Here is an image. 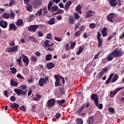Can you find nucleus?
<instances>
[{
  "label": "nucleus",
  "mask_w": 124,
  "mask_h": 124,
  "mask_svg": "<svg viewBox=\"0 0 124 124\" xmlns=\"http://www.w3.org/2000/svg\"><path fill=\"white\" fill-rule=\"evenodd\" d=\"M56 104V100L55 99H50L47 102L46 107L47 108H52Z\"/></svg>",
  "instance_id": "nucleus-5"
},
{
  "label": "nucleus",
  "mask_w": 124,
  "mask_h": 124,
  "mask_svg": "<svg viewBox=\"0 0 124 124\" xmlns=\"http://www.w3.org/2000/svg\"><path fill=\"white\" fill-rule=\"evenodd\" d=\"M18 85V82L16 81L15 79H12L10 81V85L13 87H17Z\"/></svg>",
  "instance_id": "nucleus-16"
},
{
  "label": "nucleus",
  "mask_w": 124,
  "mask_h": 124,
  "mask_svg": "<svg viewBox=\"0 0 124 124\" xmlns=\"http://www.w3.org/2000/svg\"><path fill=\"white\" fill-rule=\"evenodd\" d=\"M83 50H84V47L82 46H80L78 50L76 53V55H77V56L81 55V53H82V52H83Z\"/></svg>",
  "instance_id": "nucleus-23"
},
{
  "label": "nucleus",
  "mask_w": 124,
  "mask_h": 124,
  "mask_svg": "<svg viewBox=\"0 0 124 124\" xmlns=\"http://www.w3.org/2000/svg\"><path fill=\"white\" fill-rule=\"evenodd\" d=\"M80 35H81V32L80 31H77L75 33V36H80Z\"/></svg>",
  "instance_id": "nucleus-51"
},
{
  "label": "nucleus",
  "mask_w": 124,
  "mask_h": 124,
  "mask_svg": "<svg viewBox=\"0 0 124 124\" xmlns=\"http://www.w3.org/2000/svg\"><path fill=\"white\" fill-rule=\"evenodd\" d=\"M107 28L106 27H104L103 28L101 33L103 35V37H105L106 36H107Z\"/></svg>",
  "instance_id": "nucleus-17"
},
{
  "label": "nucleus",
  "mask_w": 124,
  "mask_h": 124,
  "mask_svg": "<svg viewBox=\"0 0 124 124\" xmlns=\"http://www.w3.org/2000/svg\"><path fill=\"white\" fill-rule=\"evenodd\" d=\"M46 66L48 69H52V68H54L55 64L52 62H50L47 64Z\"/></svg>",
  "instance_id": "nucleus-22"
},
{
  "label": "nucleus",
  "mask_w": 124,
  "mask_h": 124,
  "mask_svg": "<svg viewBox=\"0 0 124 124\" xmlns=\"http://www.w3.org/2000/svg\"><path fill=\"white\" fill-rule=\"evenodd\" d=\"M89 27H90V29H93L95 28V27H96V24H95L94 23H91L89 25Z\"/></svg>",
  "instance_id": "nucleus-41"
},
{
  "label": "nucleus",
  "mask_w": 124,
  "mask_h": 124,
  "mask_svg": "<svg viewBox=\"0 0 124 124\" xmlns=\"http://www.w3.org/2000/svg\"><path fill=\"white\" fill-rule=\"evenodd\" d=\"M123 89H124L123 87H121L119 88H116L115 90V91L114 92V94H117V93H118V92H120V91H121V90H123Z\"/></svg>",
  "instance_id": "nucleus-45"
},
{
  "label": "nucleus",
  "mask_w": 124,
  "mask_h": 124,
  "mask_svg": "<svg viewBox=\"0 0 124 124\" xmlns=\"http://www.w3.org/2000/svg\"><path fill=\"white\" fill-rule=\"evenodd\" d=\"M49 83V77H46L44 78H41L39 80V85L40 87H43L45 84Z\"/></svg>",
  "instance_id": "nucleus-3"
},
{
  "label": "nucleus",
  "mask_w": 124,
  "mask_h": 124,
  "mask_svg": "<svg viewBox=\"0 0 124 124\" xmlns=\"http://www.w3.org/2000/svg\"><path fill=\"white\" fill-rule=\"evenodd\" d=\"M65 47H66V50L67 51H69V44L68 43L66 44Z\"/></svg>",
  "instance_id": "nucleus-62"
},
{
  "label": "nucleus",
  "mask_w": 124,
  "mask_h": 124,
  "mask_svg": "<svg viewBox=\"0 0 124 124\" xmlns=\"http://www.w3.org/2000/svg\"><path fill=\"white\" fill-rule=\"evenodd\" d=\"M117 0H108V2L110 6L115 7V6L118 4V2H117Z\"/></svg>",
  "instance_id": "nucleus-10"
},
{
  "label": "nucleus",
  "mask_w": 124,
  "mask_h": 124,
  "mask_svg": "<svg viewBox=\"0 0 124 124\" xmlns=\"http://www.w3.org/2000/svg\"><path fill=\"white\" fill-rule=\"evenodd\" d=\"M41 98V95L39 94H37L35 96L33 97V100H35V101H38Z\"/></svg>",
  "instance_id": "nucleus-21"
},
{
  "label": "nucleus",
  "mask_w": 124,
  "mask_h": 124,
  "mask_svg": "<svg viewBox=\"0 0 124 124\" xmlns=\"http://www.w3.org/2000/svg\"><path fill=\"white\" fill-rule=\"evenodd\" d=\"M48 13V10L46 7H44L43 8V16H46Z\"/></svg>",
  "instance_id": "nucleus-24"
},
{
  "label": "nucleus",
  "mask_w": 124,
  "mask_h": 124,
  "mask_svg": "<svg viewBox=\"0 0 124 124\" xmlns=\"http://www.w3.org/2000/svg\"><path fill=\"white\" fill-rule=\"evenodd\" d=\"M16 62H18V63H19L20 66H21V65H22V63H21L22 62V59H21V57L19 59H17Z\"/></svg>",
  "instance_id": "nucleus-47"
},
{
  "label": "nucleus",
  "mask_w": 124,
  "mask_h": 124,
  "mask_svg": "<svg viewBox=\"0 0 124 124\" xmlns=\"http://www.w3.org/2000/svg\"><path fill=\"white\" fill-rule=\"evenodd\" d=\"M39 28V25H31L30 27L28 28V31H36V30Z\"/></svg>",
  "instance_id": "nucleus-7"
},
{
  "label": "nucleus",
  "mask_w": 124,
  "mask_h": 124,
  "mask_svg": "<svg viewBox=\"0 0 124 124\" xmlns=\"http://www.w3.org/2000/svg\"><path fill=\"white\" fill-rule=\"evenodd\" d=\"M100 36H101V34L99 32L97 33V39H102V38H100Z\"/></svg>",
  "instance_id": "nucleus-59"
},
{
  "label": "nucleus",
  "mask_w": 124,
  "mask_h": 124,
  "mask_svg": "<svg viewBox=\"0 0 124 124\" xmlns=\"http://www.w3.org/2000/svg\"><path fill=\"white\" fill-rule=\"evenodd\" d=\"M71 4H72V2L71 1V0H68L67 2L65 3L64 7L65 11H67V10L69 9V8L70 7V5H71Z\"/></svg>",
  "instance_id": "nucleus-11"
},
{
  "label": "nucleus",
  "mask_w": 124,
  "mask_h": 124,
  "mask_svg": "<svg viewBox=\"0 0 124 124\" xmlns=\"http://www.w3.org/2000/svg\"><path fill=\"white\" fill-rule=\"evenodd\" d=\"M54 46V43H53L51 41L46 40L44 44V46L47 48L51 47Z\"/></svg>",
  "instance_id": "nucleus-9"
},
{
  "label": "nucleus",
  "mask_w": 124,
  "mask_h": 124,
  "mask_svg": "<svg viewBox=\"0 0 124 124\" xmlns=\"http://www.w3.org/2000/svg\"><path fill=\"white\" fill-rule=\"evenodd\" d=\"M83 37L84 38H88V37H89V34H88L87 33H84Z\"/></svg>",
  "instance_id": "nucleus-61"
},
{
  "label": "nucleus",
  "mask_w": 124,
  "mask_h": 124,
  "mask_svg": "<svg viewBox=\"0 0 124 124\" xmlns=\"http://www.w3.org/2000/svg\"><path fill=\"white\" fill-rule=\"evenodd\" d=\"M52 5H53V2H52V1H49L47 6L48 10H51V6H52Z\"/></svg>",
  "instance_id": "nucleus-38"
},
{
  "label": "nucleus",
  "mask_w": 124,
  "mask_h": 124,
  "mask_svg": "<svg viewBox=\"0 0 124 124\" xmlns=\"http://www.w3.org/2000/svg\"><path fill=\"white\" fill-rule=\"evenodd\" d=\"M115 95H116V94H115V92H113V91H111L109 94L110 97H114Z\"/></svg>",
  "instance_id": "nucleus-52"
},
{
  "label": "nucleus",
  "mask_w": 124,
  "mask_h": 124,
  "mask_svg": "<svg viewBox=\"0 0 124 124\" xmlns=\"http://www.w3.org/2000/svg\"><path fill=\"white\" fill-rule=\"evenodd\" d=\"M113 59H114V53L113 52H111L107 56V59L108 62H110V61H112Z\"/></svg>",
  "instance_id": "nucleus-13"
},
{
  "label": "nucleus",
  "mask_w": 124,
  "mask_h": 124,
  "mask_svg": "<svg viewBox=\"0 0 124 124\" xmlns=\"http://www.w3.org/2000/svg\"><path fill=\"white\" fill-rule=\"evenodd\" d=\"M22 62H24L25 66H27L28 65L30 61H29V58L28 57L25 56V55H22Z\"/></svg>",
  "instance_id": "nucleus-8"
},
{
  "label": "nucleus",
  "mask_w": 124,
  "mask_h": 124,
  "mask_svg": "<svg viewBox=\"0 0 124 124\" xmlns=\"http://www.w3.org/2000/svg\"><path fill=\"white\" fill-rule=\"evenodd\" d=\"M108 111H109L111 113H115V108L110 107L108 108Z\"/></svg>",
  "instance_id": "nucleus-49"
},
{
  "label": "nucleus",
  "mask_w": 124,
  "mask_h": 124,
  "mask_svg": "<svg viewBox=\"0 0 124 124\" xmlns=\"http://www.w3.org/2000/svg\"><path fill=\"white\" fill-rule=\"evenodd\" d=\"M95 104L98 109H102L103 108V105L102 104H99L98 102H96Z\"/></svg>",
  "instance_id": "nucleus-28"
},
{
  "label": "nucleus",
  "mask_w": 124,
  "mask_h": 124,
  "mask_svg": "<svg viewBox=\"0 0 124 124\" xmlns=\"http://www.w3.org/2000/svg\"><path fill=\"white\" fill-rule=\"evenodd\" d=\"M76 122L77 124H83V123H84L83 120L81 119H78L76 120Z\"/></svg>",
  "instance_id": "nucleus-40"
},
{
  "label": "nucleus",
  "mask_w": 124,
  "mask_h": 124,
  "mask_svg": "<svg viewBox=\"0 0 124 124\" xmlns=\"http://www.w3.org/2000/svg\"><path fill=\"white\" fill-rule=\"evenodd\" d=\"M57 102L58 104H60V105L62 106L63 103H64V102H65V100L63 99L62 100H57Z\"/></svg>",
  "instance_id": "nucleus-42"
},
{
  "label": "nucleus",
  "mask_w": 124,
  "mask_h": 124,
  "mask_svg": "<svg viewBox=\"0 0 124 124\" xmlns=\"http://www.w3.org/2000/svg\"><path fill=\"white\" fill-rule=\"evenodd\" d=\"M42 1L40 0H34L32 2V6L35 9H38L42 5Z\"/></svg>",
  "instance_id": "nucleus-4"
},
{
  "label": "nucleus",
  "mask_w": 124,
  "mask_h": 124,
  "mask_svg": "<svg viewBox=\"0 0 124 124\" xmlns=\"http://www.w3.org/2000/svg\"><path fill=\"white\" fill-rule=\"evenodd\" d=\"M93 12L92 10H89L86 12V16H93Z\"/></svg>",
  "instance_id": "nucleus-30"
},
{
  "label": "nucleus",
  "mask_w": 124,
  "mask_h": 124,
  "mask_svg": "<svg viewBox=\"0 0 124 124\" xmlns=\"http://www.w3.org/2000/svg\"><path fill=\"white\" fill-rule=\"evenodd\" d=\"M61 116H62L61 113H56L55 117H56V119H59L61 118Z\"/></svg>",
  "instance_id": "nucleus-56"
},
{
  "label": "nucleus",
  "mask_w": 124,
  "mask_h": 124,
  "mask_svg": "<svg viewBox=\"0 0 124 124\" xmlns=\"http://www.w3.org/2000/svg\"><path fill=\"white\" fill-rule=\"evenodd\" d=\"M9 31L11 30H13L14 31H16L17 30V28H16V26L14 24H11L9 26Z\"/></svg>",
  "instance_id": "nucleus-25"
},
{
  "label": "nucleus",
  "mask_w": 124,
  "mask_h": 124,
  "mask_svg": "<svg viewBox=\"0 0 124 124\" xmlns=\"http://www.w3.org/2000/svg\"><path fill=\"white\" fill-rule=\"evenodd\" d=\"M69 57V55H66L65 54H63L62 56V59H63V60H65V59L66 58H68Z\"/></svg>",
  "instance_id": "nucleus-54"
},
{
  "label": "nucleus",
  "mask_w": 124,
  "mask_h": 124,
  "mask_svg": "<svg viewBox=\"0 0 124 124\" xmlns=\"http://www.w3.org/2000/svg\"><path fill=\"white\" fill-rule=\"evenodd\" d=\"M10 70L11 71V73H12V74H15L17 72V69L15 67L10 68Z\"/></svg>",
  "instance_id": "nucleus-34"
},
{
  "label": "nucleus",
  "mask_w": 124,
  "mask_h": 124,
  "mask_svg": "<svg viewBox=\"0 0 124 124\" xmlns=\"http://www.w3.org/2000/svg\"><path fill=\"white\" fill-rule=\"evenodd\" d=\"M31 61L33 62H36V61H37V58H36V57H35L34 56H33L31 57Z\"/></svg>",
  "instance_id": "nucleus-50"
},
{
  "label": "nucleus",
  "mask_w": 124,
  "mask_h": 124,
  "mask_svg": "<svg viewBox=\"0 0 124 124\" xmlns=\"http://www.w3.org/2000/svg\"><path fill=\"white\" fill-rule=\"evenodd\" d=\"M8 93V91L5 90L4 91V95L5 96V97H8V95H7V93Z\"/></svg>",
  "instance_id": "nucleus-57"
},
{
  "label": "nucleus",
  "mask_w": 124,
  "mask_h": 124,
  "mask_svg": "<svg viewBox=\"0 0 124 124\" xmlns=\"http://www.w3.org/2000/svg\"><path fill=\"white\" fill-rule=\"evenodd\" d=\"M38 35L39 36V37L43 36V33L40 31H38Z\"/></svg>",
  "instance_id": "nucleus-63"
},
{
  "label": "nucleus",
  "mask_w": 124,
  "mask_h": 124,
  "mask_svg": "<svg viewBox=\"0 0 124 124\" xmlns=\"http://www.w3.org/2000/svg\"><path fill=\"white\" fill-rule=\"evenodd\" d=\"M102 39H98V47H100L102 46L103 43Z\"/></svg>",
  "instance_id": "nucleus-35"
},
{
  "label": "nucleus",
  "mask_w": 124,
  "mask_h": 124,
  "mask_svg": "<svg viewBox=\"0 0 124 124\" xmlns=\"http://www.w3.org/2000/svg\"><path fill=\"white\" fill-rule=\"evenodd\" d=\"M17 78L20 79V80H25V78H24V77L20 74L17 75Z\"/></svg>",
  "instance_id": "nucleus-44"
},
{
  "label": "nucleus",
  "mask_w": 124,
  "mask_h": 124,
  "mask_svg": "<svg viewBox=\"0 0 124 124\" xmlns=\"http://www.w3.org/2000/svg\"><path fill=\"white\" fill-rule=\"evenodd\" d=\"M81 8H82V7L80 4L78 5L76 8V10L79 14H81L82 13V12L81 11Z\"/></svg>",
  "instance_id": "nucleus-26"
},
{
  "label": "nucleus",
  "mask_w": 124,
  "mask_h": 124,
  "mask_svg": "<svg viewBox=\"0 0 124 124\" xmlns=\"http://www.w3.org/2000/svg\"><path fill=\"white\" fill-rule=\"evenodd\" d=\"M54 78L56 80L55 82V87H59V86H61V81L60 80V77L58 75H55L54 76Z\"/></svg>",
  "instance_id": "nucleus-6"
},
{
  "label": "nucleus",
  "mask_w": 124,
  "mask_h": 124,
  "mask_svg": "<svg viewBox=\"0 0 124 124\" xmlns=\"http://www.w3.org/2000/svg\"><path fill=\"white\" fill-rule=\"evenodd\" d=\"M23 22L22 19H19L16 23V26H18V27L22 26V25H23Z\"/></svg>",
  "instance_id": "nucleus-36"
},
{
  "label": "nucleus",
  "mask_w": 124,
  "mask_h": 124,
  "mask_svg": "<svg viewBox=\"0 0 124 124\" xmlns=\"http://www.w3.org/2000/svg\"><path fill=\"white\" fill-rule=\"evenodd\" d=\"M87 123L88 124H93V117H90L87 120Z\"/></svg>",
  "instance_id": "nucleus-27"
},
{
  "label": "nucleus",
  "mask_w": 124,
  "mask_h": 124,
  "mask_svg": "<svg viewBox=\"0 0 124 124\" xmlns=\"http://www.w3.org/2000/svg\"><path fill=\"white\" fill-rule=\"evenodd\" d=\"M76 46V43L75 42L71 43L70 47L71 49H74V47Z\"/></svg>",
  "instance_id": "nucleus-48"
},
{
  "label": "nucleus",
  "mask_w": 124,
  "mask_h": 124,
  "mask_svg": "<svg viewBox=\"0 0 124 124\" xmlns=\"http://www.w3.org/2000/svg\"><path fill=\"white\" fill-rule=\"evenodd\" d=\"M35 55L36 57H40L41 56V53L40 52L37 51L35 53Z\"/></svg>",
  "instance_id": "nucleus-60"
},
{
  "label": "nucleus",
  "mask_w": 124,
  "mask_h": 124,
  "mask_svg": "<svg viewBox=\"0 0 124 124\" xmlns=\"http://www.w3.org/2000/svg\"><path fill=\"white\" fill-rule=\"evenodd\" d=\"M9 45L10 46H14L15 45V42L14 41H12L10 44Z\"/></svg>",
  "instance_id": "nucleus-64"
},
{
  "label": "nucleus",
  "mask_w": 124,
  "mask_h": 124,
  "mask_svg": "<svg viewBox=\"0 0 124 124\" xmlns=\"http://www.w3.org/2000/svg\"><path fill=\"white\" fill-rule=\"evenodd\" d=\"M26 9L28 11H29V12H31V11H32V6L31 5H28L26 6Z\"/></svg>",
  "instance_id": "nucleus-32"
},
{
  "label": "nucleus",
  "mask_w": 124,
  "mask_h": 124,
  "mask_svg": "<svg viewBox=\"0 0 124 124\" xmlns=\"http://www.w3.org/2000/svg\"><path fill=\"white\" fill-rule=\"evenodd\" d=\"M19 107H20V105L16 103H13L11 105V108H13V109H17V108H19Z\"/></svg>",
  "instance_id": "nucleus-18"
},
{
  "label": "nucleus",
  "mask_w": 124,
  "mask_h": 124,
  "mask_svg": "<svg viewBox=\"0 0 124 124\" xmlns=\"http://www.w3.org/2000/svg\"><path fill=\"white\" fill-rule=\"evenodd\" d=\"M56 23L55 18L52 17L51 19L47 22L48 25H54Z\"/></svg>",
  "instance_id": "nucleus-20"
},
{
  "label": "nucleus",
  "mask_w": 124,
  "mask_h": 124,
  "mask_svg": "<svg viewBox=\"0 0 124 124\" xmlns=\"http://www.w3.org/2000/svg\"><path fill=\"white\" fill-rule=\"evenodd\" d=\"M10 100L11 101H12L13 102H14L15 100H16V99L15 98V96H12L10 97Z\"/></svg>",
  "instance_id": "nucleus-53"
},
{
  "label": "nucleus",
  "mask_w": 124,
  "mask_h": 124,
  "mask_svg": "<svg viewBox=\"0 0 124 124\" xmlns=\"http://www.w3.org/2000/svg\"><path fill=\"white\" fill-rule=\"evenodd\" d=\"M20 90L19 89H15L14 92L16 93L17 95H21V94H22V95H26L28 92L27 90L25 91V90L27 89V86L22 85L20 86Z\"/></svg>",
  "instance_id": "nucleus-1"
},
{
  "label": "nucleus",
  "mask_w": 124,
  "mask_h": 124,
  "mask_svg": "<svg viewBox=\"0 0 124 124\" xmlns=\"http://www.w3.org/2000/svg\"><path fill=\"white\" fill-rule=\"evenodd\" d=\"M52 60V55L48 54L46 56V61L48 62V61H51Z\"/></svg>",
  "instance_id": "nucleus-31"
},
{
  "label": "nucleus",
  "mask_w": 124,
  "mask_h": 124,
  "mask_svg": "<svg viewBox=\"0 0 124 124\" xmlns=\"http://www.w3.org/2000/svg\"><path fill=\"white\" fill-rule=\"evenodd\" d=\"M107 19L108 21H109V22H114V21L113 20H114V16H108L107 17Z\"/></svg>",
  "instance_id": "nucleus-37"
},
{
  "label": "nucleus",
  "mask_w": 124,
  "mask_h": 124,
  "mask_svg": "<svg viewBox=\"0 0 124 124\" xmlns=\"http://www.w3.org/2000/svg\"><path fill=\"white\" fill-rule=\"evenodd\" d=\"M14 4V0H10L9 3V6H12Z\"/></svg>",
  "instance_id": "nucleus-55"
},
{
  "label": "nucleus",
  "mask_w": 124,
  "mask_h": 124,
  "mask_svg": "<svg viewBox=\"0 0 124 124\" xmlns=\"http://www.w3.org/2000/svg\"><path fill=\"white\" fill-rule=\"evenodd\" d=\"M114 58H119L122 57L124 55V52L122 50V49H119L118 48L115 49L113 51Z\"/></svg>",
  "instance_id": "nucleus-2"
},
{
  "label": "nucleus",
  "mask_w": 124,
  "mask_h": 124,
  "mask_svg": "<svg viewBox=\"0 0 124 124\" xmlns=\"http://www.w3.org/2000/svg\"><path fill=\"white\" fill-rule=\"evenodd\" d=\"M46 37L47 39H52V34L49 33L47 34Z\"/></svg>",
  "instance_id": "nucleus-58"
},
{
  "label": "nucleus",
  "mask_w": 124,
  "mask_h": 124,
  "mask_svg": "<svg viewBox=\"0 0 124 124\" xmlns=\"http://www.w3.org/2000/svg\"><path fill=\"white\" fill-rule=\"evenodd\" d=\"M119 79V77L118 76V75H115L111 80V83H114V82H116L117 80Z\"/></svg>",
  "instance_id": "nucleus-29"
},
{
  "label": "nucleus",
  "mask_w": 124,
  "mask_h": 124,
  "mask_svg": "<svg viewBox=\"0 0 124 124\" xmlns=\"http://www.w3.org/2000/svg\"><path fill=\"white\" fill-rule=\"evenodd\" d=\"M0 26L1 28L6 29V28H7V22L3 20H1L0 22Z\"/></svg>",
  "instance_id": "nucleus-15"
},
{
  "label": "nucleus",
  "mask_w": 124,
  "mask_h": 124,
  "mask_svg": "<svg viewBox=\"0 0 124 124\" xmlns=\"http://www.w3.org/2000/svg\"><path fill=\"white\" fill-rule=\"evenodd\" d=\"M63 10H58L57 12L53 14V15H58V14H61V13H63Z\"/></svg>",
  "instance_id": "nucleus-39"
},
{
  "label": "nucleus",
  "mask_w": 124,
  "mask_h": 124,
  "mask_svg": "<svg viewBox=\"0 0 124 124\" xmlns=\"http://www.w3.org/2000/svg\"><path fill=\"white\" fill-rule=\"evenodd\" d=\"M69 22L70 24H74L75 23V17L73 16H69Z\"/></svg>",
  "instance_id": "nucleus-19"
},
{
  "label": "nucleus",
  "mask_w": 124,
  "mask_h": 124,
  "mask_svg": "<svg viewBox=\"0 0 124 124\" xmlns=\"http://www.w3.org/2000/svg\"><path fill=\"white\" fill-rule=\"evenodd\" d=\"M18 49V46H14L12 47H9L7 49V52H15Z\"/></svg>",
  "instance_id": "nucleus-12"
},
{
  "label": "nucleus",
  "mask_w": 124,
  "mask_h": 124,
  "mask_svg": "<svg viewBox=\"0 0 124 124\" xmlns=\"http://www.w3.org/2000/svg\"><path fill=\"white\" fill-rule=\"evenodd\" d=\"M54 39L56 40V41H58V42H61L62 41V37H55Z\"/></svg>",
  "instance_id": "nucleus-43"
},
{
  "label": "nucleus",
  "mask_w": 124,
  "mask_h": 124,
  "mask_svg": "<svg viewBox=\"0 0 124 124\" xmlns=\"http://www.w3.org/2000/svg\"><path fill=\"white\" fill-rule=\"evenodd\" d=\"M58 6H54L50 8V11L52 12H55V11H57L58 10Z\"/></svg>",
  "instance_id": "nucleus-33"
},
{
  "label": "nucleus",
  "mask_w": 124,
  "mask_h": 124,
  "mask_svg": "<svg viewBox=\"0 0 124 124\" xmlns=\"http://www.w3.org/2000/svg\"><path fill=\"white\" fill-rule=\"evenodd\" d=\"M42 10L43 9H40L37 11V14L39 16H41L42 15Z\"/></svg>",
  "instance_id": "nucleus-46"
},
{
  "label": "nucleus",
  "mask_w": 124,
  "mask_h": 124,
  "mask_svg": "<svg viewBox=\"0 0 124 124\" xmlns=\"http://www.w3.org/2000/svg\"><path fill=\"white\" fill-rule=\"evenodd\" d=\"M91 99L93 100L95 103H96V102H98V97H97V95L95 94H93L91 95Z\"/></svg>",
  "instance_id": "nucleus-14"
}]
</instances>
